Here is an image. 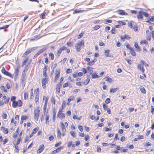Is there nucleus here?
Wrapping results in <instances>:
<instances>
[{"label":"nucleus","mask_w":154,"mask_h":154,"mask_svg":"<svg viewBox=\"0 0 154 154\" xmlns=\"http://www.w3.org/2000/svg\"><path fill=\"white\" fill-rule=\"evenodd\" d=\"M44 145L42 144L40 145L39 148L38 149L37 152L38 153H41L44 150Z\"/></svg>","instance_id":"obj_14"},{"label":"nucleus","mask_w":154,"mask_h":154,"mask_svg":"<svg viewBox=\"0 0 154 154\" xmlns=\"http://www.w3.org/2000/svg\"><path fill=\"white\" fill-rule=\"evenodd\" d=\"M134 30L135 32H137L138 31V26L135 23V24H134Z\"/></svg>","instance_id":"obj_42"},{"label":"nucleus","mask_w":154,"mask_h":154,"mask_svg":"<svg viewBox=\"0 0 154 154\" xmlns=\"http://www.w3.org/2000/svg\"><path fill=\"white\" fill-rule=\"evenodd\" d=\"M143 15L146 17H149V14L146 12L143 11Z\"/></svg>","instance_id":"obj_59"},{"label":"nucleus","mask_w":154,"mask_h":154,"mask_svg":"<svg viewBox=\"0 0 154 154\" xmlns=\"http://www.w3.org/2000/svg\"><path fill=\"white\" fill-rule=\"evenodd\" d=\"M21 137H20L18 138L17 142L16 143H15L16 145H18L20 143L21 141Z\"/></svg>","instance_id":"obj_56"},{"label":"nucleus","mask_w":154,"mask_h":154,"mask_svg":"<svg viewBox=\"0 0 154 154\" xmlns=\"http://www.w3.org/2000/svg\"><path fill=\"white\" fill-rule=\"evenodd\" d=\"M117 13L118 14L121 15H124L127 14V13L124 11L123 10H118L116 11Z\"/></svg>","instance_id":"obj_15"},{"label":"nucleus","mask_w":154,"mask_h":154,"mask_svg":"<svg viewBox=\"0 0 154 154\" xmlns=\"http://www.w3.org/2000/svg\"><path fill=\"white\" fill-rule=\"evenodd\" d=\"M57 138L59 139L61 137V133L60 130L58 128L57 129Z\"/></svg>","instance_id":"obj_25"},{"label":"nucleus","mask_w":154,"mask_h":154,"mask_svg":"<svg viewBox=\"0 0 154 154\" xmlns=\"http://www.w3.org/2000/svg\"><path fill=\"white\" fill-rule=\"evenodd\" d=\"M73 14H77L80 13H82L83 12V10H74Z\"/></svg>","instance_id":"obj_43"},{"label":"nucleus","mask_w":154,"mask_h":154,"mask_svg":"<svg viewBox=\"0 0 154 154\" xmlns=\"http://www.w3.org/2000/svg\"><path fill=\"white\" fill-rule=\"evenodd\" d=\"M105 102L106 104L109 103L110 102V99L109 98H107L105 100Z\"/></svg>","instance_id":"obj_55"},{"label":"nucleus","mask_w":154,"mask_h":154,"mask_svg":"<svg viewBox=\"0 0 154 154\" xmlns=\"http://www.w3.org/2000/svg\"><path fill=\"white\" fill-rule=\"evenodd\" d=\"M39 95H38V94H36L35 97V102L36 103H37L38 101L39 100Z\"/></svg>","instance_id":"obj_47"},{"label":"nucleus","mask_w":154,"mask_h":154,"mask_svg":"<svg viewBox=\"0 0 154 154\" xmlns=\"http://www.w3.org/2000/svg\"><path fill=\"white\" fill-rule=\"evenodd\" d=\"M130 51L131 54L132 56H136V53L135 52L133 48H131V49H130Z\"/></svg>","instance_id":"obj_26"},{"label":"nucleus","mask_w":154,"mask_h":154,"mask_svg":"<svg viewBox=\"0 0 154 154\" xmlns=\"http://www.w3.org/2000/svg\"><path fill=\"white\" fill-rule=\"evenodd\" d=\"M47 105V104H44V106L43 113L44 114H45L46 112Z\"/></svg>","instance_id":"obj_50"},{"label":"nucleus","mask_w":154,"mask_h":154,"mask_svg":"<svg viewBox=\"0 0 154 154\" xmlns=\"http://www.w3.org/2000/svg\"><path fill=\"white\" fill-rule=\"evenodd\" d=\"M2 116L4 119H6L7 118V115L4 112L2 114Z\"/></svg>","instance_id":"obj_52"},{"label":"nucleus","mask_w":154,"mask_h":154,"mask_svg":"<svg viewBox=\"0 0 154 154\" xmlns=\"http://www.w3.org/2000/svg\"><path fill=\"white\" fill-rule=\"evenodd\" d=\"M61 130L63 132H65L66 131V129L65 128V125L66 126H67L68 125V123L66 122H65V125H64L63 123L61 122Z\"/></svg>","instance_id":"obj_9"},{"label":"nucleus","mask_w":154,"mask_h":154,"mask_svg":"<svg viewBox=\"0 0 154 154\" xmlns=\"http://www.w3.org/2000/svg\"><path fill=\"white\" fill-rule=\"evenodd\" d=\"M43 76H44L45 77V78H47L48 76L47 75L46 73V72H45L44 71H43Z\"/></svg>","instance_id":"obj_61"},{"label":"nucleus","mask_w":154,"mask_h":154,"mask_svg":"<svg viewBox=\"0 0 154 154\" xmlns=\"http://www.w3.org/2000/svg\"><path fill=\"white\" fill-rule=\"evenodd\" d=\"M48 79L47 78H45L42 80V85L43 88H45L46 87V83H47Z\"/></svg>","instance_id":"obj_8"},{"label":"nucleus","mask_w":154,"mask_h":154,"mask_svg":"<svg viewBox=\"0 0 154 154\" xmlns=\"http://www.w3.org/2000/svg\"><path fill=\"white\" fill-rule=\"evenodd\" d=\"M116 149L118 150L124 152H127V151L128 150V149H122V147L119 146H117L116 148Z\"/></svg>","instance_id":"obj_11"},{"label":"nucleus","mask_w":154,"mask_h":154,"mask_svg":"<svg viewBox=\"0 0 154 154\" xmlns=\"http://www.w3.org/2000/svg\"><path fill=\"white\" fill-rule=\"evenodd\" d=\"M8 139L7 138L4 139V140L3 141V144H4V145L5 144L8 142Z\"/></svg>","instance_id":"obj_64"},{"label":"nucleus","mask_w":154,"mask_h":154,"mask_svg":"<svg viewBox=\"0 0 154 154\" xmlns=\"http://www.w3.org/2000/svg\"><path fill=\"white\" fill-rule=\"evenodd\" d=\"M90 81V80L89 78H87L85 80L84 82H83V84L85 85H88Z\"/></svg>","instance_id":"obj_30"},{"label":"nucleus","mask_w":154,"mask_h":154,"mask_svg":"<svg viewBox=\"0 0 154 154\" xmlns=\"http://www.w3.org/2000/svg\"><path fill=\"white\" fill-rule=\"evenodd\" d=\"M140 43L141 44H148V42L146 40H141L140 42Z\"/></svg>","instance_id":"obj_49"},{"label":"nucleus","mask_w":154,"mask_h":154,"mask_svg":"<svg viewBox=\"0 0 154 154\" xmlns=\"http://www.w3.org/2000/svg\"><path fill=\"white\" fill-rule=\"evenodd\" d=\"M13 144L15 145V152L17 153H18L19 151V150L18 149V146L17 145H16L15 143L14 142L13 143Z\"/></svg>","instance_id":"obj_29"},{"label":"nucleus","mask_w":154,"mask_h":154,"mask_svg":"<svg viewBox=\"0 0 154 154\" xmlns=\"http://www.w3.org/2000/svg\"><path fill=\"white\" fill-rule=\"evenodd\" d=\"M65 118V115L63 113H62L60 116L59 118L60 119H64Z\"/></svg>","instance_id":"obj_46"},{"label":"nucleus","mask_w":154,"mask_h":154,"mask_svg":"<svg viewBox=\"0 0 154 154\" xmlns=\"http://www.w3.org/2000/svg\"><path fill=\"white\" fill-rule=\"evenodd\" d=\"M139 88L141 93L143 94L146 93V91L144 87L141 86Z\"/></svg>","instance_id":"obj_24"},{"label":"nucleus","mask_w":154,"mask_h":154,"mask_svg":"<svg viewBox=\"0 0 154 154\" xmlns=\"http://www.w3.org/2000/svg\"><path fill=\"white\" fill-rule=\"evenodd\" d=\"M103 107L104 110H106L108 109L107 106L105 103H103Z\"/></svg>","instance_id":"obj_53"},{"label":"nucleus","mask_w":154,"mask_h":154,"mask_svg":"<svg viewBox=\"0 0 154 154\" xmlns=\"http://www.w3.org/2000/svg\"><path fill=\"white\" fill-rule=\"evenodd\" d=\"M49 115H46L45 120L46 123L47 124H48L49 123Z\"/></svg>","instance_id":"obj_31"},{"label":"nucleus","mask_w":154,"mask_h":154,"mask_svg":"<svg viewBox=\"0 0 154 154\" xmlns=\"http://www.w3.org/2000/svg\"><path fill=\"white\" fill-rule=\"evenodd\" d=\"M0 89L2 90L4 92L6 93L8 91L6 89H5V88L4 86H1L0 87Z\"/></svg>","instance_id":"obj_35"},{"label":"nucleus","mask_w":154,"mask_h":154,"mask_svg":"<svg viewBox=\"0 0 154 154\" xmlns=\"http://www.w3.org/2000/svg\"><path fill=\"white\" fill-rule=\"evenodd\" d=\"M40 112L39 108L38 107H37L36 109L34 111V118L36 121H37L38 120Z\"/></svg>","instance_id":"obj_2"},{"label":"nucleus","mask_w":154,"mask_h":154,"mask_svg":"<svg viewBox=\"0 0 154 154\" xmlns=\"http://www.w3.org/2000/svg\"><path fill=\"white\" fill-rule=\"evenodd\" d=\"M128 26L131 28V29H134V26H133L131 22L128 23Z\"/></svg>","instance_id":"obj_58"},{"label":"nucleus","mask_w":154,"mask_h":154,"mask_svg":"<svg viewBox=\"0 0 154 154\" xmlns=\"http://www.w3.org/2000/svg\"><path fill=\"white\" fill-rule=\"evenodd\" d=\"M51 102L52 103H53L54 105L55 104V100L53 96L51 98Z\"/></svg>","instance_id":"obj_45"},{"label":"nucleus","mask_w":154,"mask_h":154,"mask_svg":"<svg viewBox=\"0 0 154 154\" xmlns=\"http://www.w3.org/2000/svg\"><path fill=\"white\" fill-rule=\"evenodd\" d=\"M20 69V66H17L16 68L15 69L14 72V74L15 75L14 79H15V81L18 75L19 71Z\"/></svg>","instance_id":"obj_6"},{"label":"nucleus","mask_w":154,"mask_h":154,"mask_svg":"<svg viewBox=\"0 0 154 154\" xmlns=\"http://www.w3.org/2000/svg\"><path fill=\"white\" fill-rule=\"evenodd\" d=\"M152 144L149 142H148L147 143H146L144 145V146H149L151 145Z\"/></svg>","instance_id":"obj_62"},{"label":"nucleus","mask_w":154,"mask_h":154,"mask_svg":"<svg viewBox=\"0 0 154 154\" xmlns=\"http://www.w3.org/2000/svg\"><path fill=\"white\" fill-rule=\"evenodd\" d=\"M63 110V108H62L59 110V112L57 114V117H59V116H60L61 114L62 113V111Z\"/></svg>","instance_id":"obj_38"},{"label":"nucleus","mask_w":154,"mask_h":154,"mask_svg":"<svg viewBox=\"0 0 154 154\" xmlns=\"http://www.w3.org/2000/svg\"><path fill=\"white\" fill-rule=\"evenodd\" d=\"M134 46L136 48L137 51H141V48L139 47L138 44H137V43H135Z\"/></svg>","instance_id":"obj_18"},{"label":"nucleus","mask_w":154,"mask_h":154,"mask_svg":"<svg viewBox=\"0 0 154 154\" xmlns=\"http://www.w3.org/2000/svg\"><path fill=\"white\" fill-rule=\"evenodd\" d=\"M124 38L126 39H129L131 38V37L129 35H125L124 36Z\"/></svg>","instance_id":"obj_63"},{"label":"nucleus","mask_w":154,"mask_h":154,"mask_svg":"<svg viewBox=\"0 0 154 154\" xmlns=\"http://www.w3.org/2000/svg\"><path fill=\"white\" fill-rule=\"evenodd\" d=\"M49 56L50 59L53 60L54 58V56L53 53H50L49 54Z\"/></svg>","instance_id":"obj_32"},{"label":"nucleus","mask_w":154,"mask_h":154,"mask_svg":"<svg viewBox=\"0 0 154 154\" xmlns=\"http://www.w3.org/2000/svg\"><path fill=\"white\" fill-rule=\"evenodd\" d=\"M19 131V128H17L15 133L13 135V137L14 138H16L17 137V136L18 134Z\"/></svg>","instance_id":"obj_23"},{"label":"nucleus","mask_w":154,"mask_h":154,"mask_svg":"<svg viewBox=\"0 0 154 154\" xmlns=\"http://www.w3.org/2000/svg\"><path fill=\"white\" fill-rule=\"evenodd\" d=\"M140 62L141 63L142 65H144L145 67H148L149 65L145 61H144L143 60H141L140 61Z\"/></svg>","instance_id":"obj_28"},{"label":"nucleus","mask_w":154,"mask_h":154,"mask_svg":"<svg viewBox=\"0 0 154 154\" xmlns=\"http://www.w3.org/2000/svg\"><path fill=\"white\" fill-rule=\"evenodd\" d=\"M47 49V48L45 47L44 48H43L40 49L39 51H38V52L40 54L41 53H43L45 50H46Z\"/></svg>","instance_id":"obj_41"},{"label":"nucleus","mask_w":154,"mask_h":154,"mask_svg":"<svg viewBox=\"0 0 154 154\" xmlns=\"http://www.w3.org/2000/svg\"><path fill=\"white\" fill-rule=\"evenodd\" d=\"M38 127H36L34 128L32 131L31 134H30L29 137L31 138L32 137L33 135L35 134L38 130Z\"/></svg>","instance_id":"obj_13"},{"label":"nucleus","mask_w":154,"mask_h":154,"mask_svg":"<svg viewBox=\"0 0 154 154\" xmlns=\"http://www.w3.org/2000/svg\"><path fill=\"white\" fill-rule=\"evenodd\" d=\"M16 99V97L15 96H12L11 97V101H12L13 102L15 101V100Z\"/></svg>","instance_id":"obj_51"},{"label":"nucleus","mask_w":154,"mask_h":154,"mask_svg":"<svg viewBox=\"0 0 154 154\" xmlns=\"http://www.w3.org/2000/svg\"><path fill=\"white\" fill-rule=\"evenodd\" d=\"M92 78L93 79H94L95 78H99V75H97L96 73V72H94L91 75Z\"/></svg>","instance_id":"obj_21"},{"label":"nucleus","mask_w":154,"mask_h":154,"mask_svg":"<svg viewBox=\"0 0 154 154\" xmlns=\"http://www.w3.org/2000/svg\"><path fill=\"white\" fill-rule=\"evenodd\" d=\"M24 98L25 100H27L28 98V93L25 92L24 94Z\"/></svg>","instance_id":"obj_33"},{"label":"nucleus","mask_w":154,"mask_h":154,"mask_svg":"<svg viewBox=\"0 0 154 154\" xmlns=\"http://www.w3.org/2000/svg\"><path fill=\"white\" fill-rule=\"evenodd\" d=\"M28 117L26 116L22 115L21 117V119L22 120H24L28 119Z\"/></svg>","instance_id":"obj_36"},{"label":"nucleus","mask_w":154,"mask_h":154,"mask_svg":"<svg viewBox=\"0 0 154 154\" xmlns=\"http://www.w3.org/2000/svg\"><path fill=\"white\" fill-rule=\"evenodd\" d=\"M3 131V133L4 134H7L8 133V128H5Z\"/></svg>","instance_id":"obj_60"},{"label":"nucleus","mask_w":154,"mask_h":154,"mask_svg":"<svg viewBox=\"0 0 154 154\" xmlns=\"http://www.w3.org/2000/svg\"><path fill=\"white\" fill-rule=\"evenodd\" d=\"M72 69H71L69 68L67 69L66 71V72L67 74L70 73L72 72Z\"/></svg>","instance_id":"obj_54"},{"label":"nucleus","mask_w":154,"mask_h":154,"mask_svg":"<svg viewBox=\"0 0 154 154\" xmlns=\"http://www.w3.org/2000/svg\"><path fill=\"white\" fill-rule=\"evenodd\" d=\"M37 48L36 47H34L27 50L23 55V57H25L28 54L31 52L36 50Z\"/></svg>","instance_id":"obj_3"},{"label":"nucleus","mask_w":154,"mask_h":154,"mask_svg":"<svg viewBox=\"0 0 154 154\" xmlns=\"http://www.w3.org/2000/svg\"><path fill=\"white\" fill-rule=\"evenodd\" d=\"M45 12H44L42 13L41 14L40 16V17L42 19H43L45 18Z\"/></svg>","instance_id":"obj_48"},{"label":"nucleus","mask_w":154,"mask_h":154,"mask_svg":"<svg viewBox=\"0 0 154 154\" xmlns=\"http://www.w3.org/2000/svg\"><path fill=\"white\" fill-rule=\"evenodd\" d=\"M137 68L139 69L140 70L142 71L144 76L146 77V76L145 74L144 73L145 71V69L143 68V66L141 65V64H138L137 65Z\"/></svg>","instance_id":"obj_7"},{"label":"nucleus","mask_w":154,"mask_h":154,"mask_svg":"<svg viewBox=\"0 0 154 154\" xmlns=\"http://www.w3.org/2000/svg\"><path fill=\"white\" fill-rule=\"evenodd\" d=\"M62 148V147L61 146L55 150L53 151L52 152V154H55L57 152L60 151Z\"/></svg>","instance_id":"obj_19"},{"label":"nucleus","mask_w":154,"mask_h":154,"mask_svg":"<svg viewBox=\"0 0 154 154\" xmlns=\"http://www.w3.org/2000/svg\"><path fill=\"white\" fill-rule=\"evenodd\" d=\"M143 11H140L139 12L138 14L137 15V17L138 19H142L143 18Z\"/></svg>","instance_id":"obj_17"},{"label":"nucleus","mask_w":154,"mask_h":154,"mask_svg":"<svg viewBox=\"0 0 154 154\" xmlns=\"http://www.w3.org/2000/svg\"><path fill=\"white\" fill-rule=\"evenodd\" d=\"M2 72L4 74V75L8 76L11 78H13V76L11 74V73L8 72L6 71L5 68L4 67H3L1 70Z\"/></svg>","instance_id":"obj_5"},{"label":"nucleus","mask_w":154,"mask_h":154,"mask_svg":"<svg viewBox=\"0 0 154 154\" xmlns=\"http://www.w3.org/2000/svg\"><path fill=\"white\" fill-rule=\"evenodd\" d=\"M118 89L119 88H112L110 89L109 91L110 93H115Z\"/></svg>","instance_id":"obj_22"},{"label":"nucleus","mask_w":154,"mask_h":154,"mask_svg":"<svg viewBox=\"0 0 154 154\" xmlns=\"http://www.w3.org/2000/svg\"><path fill=\"white\" fill-rule=\"evenodd\" d=\"M62 51L60 49V48L58 50L57 53V54L58 57H59L60 56V55L61 53L62 52Z\"/></svg>","instance_id":"obj_44"},{"label":"nucleus","mask_w":154,"mask_h":154,"mask_svg":"<svg viewBox=\"0 0 154 154\" xmlns=\"http://www.w3.org/2000/svg\"><path fill=\"white\" fill-rule=\"evenodd\" d=\"M97 61L96 59H94L93 60L89 61L87 63V65L89 66H92L94 65L95 62Z\"/></svg>","instance_id":"obj_20"},{"label":"nucleus","mask_w":154,"mask_h":154,"mask_svg":"<svg viewBox=\"0 0 154 154\" xmlns=\"http://www.w3.org/2000/svg\"><path fill=\"white\" fill-rule=\"evenodd\" d=\"M106 81H108L109 83H111L112 82V79L109 77L108 76L107 77L105 78Z\"/></svg>","instance_id":"obj_34"},{"label":"nucleus","mask_w":154,"mask_h":154,"mask_svg":"<svg viewBox=\"0 0 154 154\" xmlns=\"http://www.w3.org/2000/svg\"><path fill=\"white\" fill-rule=\"evenodd\" d=\"M118 22L119 24L122 25H125L126 24L125 23L123 22L122 21L119 20L118 21Z\"/></svg>","instance_id":"obj_37"},{"label":"nucleus","mask_w":154,"mask_h":154,"mask_svg":"<svg viewBox=\"0 0 154 154\" xmlns=\"http://www.w3.org/2000/svg\"><path fill=\"white\" fill-rule=\"evenodd\" d=\"M84 41H82L79 42L77 43L75 45V49L78 51H79L80 50V47L82 45H84Z\"/></svg>","instance_id":"obj_4"},{"label":"nucleus","mask_w":154,"mask_h":154,"mask_svg":"<svg viewBox=\"0 0 154 154\" xmlns=\"http://www.w3.org/2000/svg\"><path fill=\"white\" fill-rule=\"evenodd\" d=\"M62 86V84L60 83L58 84L56 88V91L57 93H59L60 92V89Z\"/></svg>","instance_id":"obj_16"},{"label":"nucleus","mask_w":154,"mask_h":154,"mask_svg":"<svg viewBox=\"0 0 154 154\" xmlns=\"http://www.w3.org/2000/svg\"><path fill=\"white\" fill-rule=\"evenodd\" d=\"M29 60V58L28 57L26 58L24 60L23 62L22 65V66L23 67L24 65H25L26 63L28 62V60Z\"/></svg>","instance_id":"obj_27"},{"label":"nucleus","mask_w":154,"mask_h":154,"mask_svg":"<svg viewBox=\"0 0 154 154\" xmlns=\"http://www.w3.org/2000/svg\"><path fill=\"white\" fill-rule=\"evenodd\" d=\"M70 133L71 135L74 138H75L76 137L75 134V132L73 131H70Z\"/></svg>","instance_id":"obj_40"},{"label":"nucleus","mask_w":154,"mask_h":154,"mask_svg":"<svg viewBox=\"0 0 154 154\" xmlns=\"http://www.w3.org/2000/svg\"><path fill=\"white\" fill-rule=\"evenodd\" d=\"M26 70H23L22 72V76L21 77V80L22 82H23L26 80Z\"/></svg>","instance_id":"obj_12"},{"label":"nucleus","mask_w":154,"mask_h":154,"mask_svg":"<svg viewBox=\"0 0 154 154\" xmlns=\"http://www.w3.org/2000/svg\"><path fill=\"white\" fill-rule=\"evenodd\" d=\"M78 127L79 129L81 132H82L83 131V128L82 126L79 125H78Z\"/></svg>","instance_id":"obj_57"},{"label":"nucleus","mask_w":154,"mask_h":154,"mask_svg":"<svg viewBox=\"0 0 154 154\" xmlns=\"http://www.w3.org/2000/svg\"><path fill=\"white\" fill-rule=\"evenodd\" d=\"M111 33L112 34H115L116 32V30L115 28H112L111 31Z\"/></svg>","instance_id":"obj_39"},{"label":"nucleus","mask_w":154,"mask_h":154,"mask_svg":"<svg viewBox=\"0 0 154 154\" xmlns=\"http://www.w3.org/2000/svg\"><path fill=\"white\" fill-rule=\"evenodd\" d=\"M60 73V69H57L56 70V73L55 76V79H58L59 78Z\"/></svg>","instance_id":"obj_10"},{"label":"nucleus","mask_w":154,"mask_h":154,"mask_svg":"<svg viewBox=\"0 0 154 154\" xmlns=\"http://www.w3.org/2000/svg\"><path fill=\"white\" fill-rule=\"evenodd\" d=\"M23 104L22 101L20 100L17 101H15L12 103V106L13 108H15L17 106L21 107Z\"/></svg>","instance_id":"obj_1"}]
</instances>
